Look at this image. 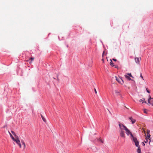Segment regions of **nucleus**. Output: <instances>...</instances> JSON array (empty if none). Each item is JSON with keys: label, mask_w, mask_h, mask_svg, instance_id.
Wrapping results in <instances>:
<instances>
[{"label": "nucleus", "mask_w": 153, "mask_h": 153, "mask_svg": "<svg viewBox=\"0 0 153 153\" xmlns=\"http://www.w3.org/2000/svg\"><path fill=\"white\" fill-rule=\"evenodd\" d=\"M119 126L120 129H124L126 131V133L127 135L129 136L130 135L131 138L134 142L136 141V140H137V138L133 136L130 130L123 124L120 123Z\"/></svg>", "instance_id": "nucleus-1"}, {"label": "nucleus", "mask_w": 153, "mask_h": 153, "mask_svg": "<svg viewBox=\"0 0 153 153\" xmlns=\"http://www.w3.org/2000/svg\"><path fill=\"white\" fill-rule=\"evenodd\" d=\"M134 142L135 143V146L138 147V149L137 150V152L138 153H141V149L139 145V141L137 140L136 141H134Z\"/></svg>", "instance_id": "nucleus-2"}, {"label": "nucleus", "mask_w": 153, "mask_h": 153, "mask_svg": "<svg viewBox=\"0 0 153 153\" xmlns=\"http://www.w3.org/2000/svg\"><path fill=\"white\" fill-rule=\"evenodd\" d=\"M123 129H120V135L121 137L125 138V135L124 133V131H123Z\"/></svg>", "instance_id": "nucleus-3"}, {"label": "nucleus", "mask_w": 153, "mask_h": 153, "mask_svg": "<svg viewBox=\"0 0 153 153\" xmlns=\"http://www.w3.org/2000/svg\"><path fill=\"white\" fill-rule=\"evenodd\" d=\"M14 141L16 142V144L19 146L20 148H21L22 146L20 143V141L19 140V137L16 139H15V140H14Z\"/></svg>", "instance_id": "nucleus-4"}, {"label": "nucleus", "mask_w": 153, "mask_h": 153, "mask_svg": "<svg viewBox=\"0 0 153 153\" xmlns=\"http://www.w3.org/2000/svg\"><path fill=\"white\" fill-rule=\"evenodd\" d=\"M116 80L119 83L121 84L123 83V81L120 78H118L116 76H115Z\"/></svg>", "instance_id": "nucleus-5"}, {"label": "nucleus", "mask_w": 153, "mask_h": 153, "mask_svg": "<svg viewBox=\"0 0 153 153\" xmlns=\"http://www.w3.org/2000/svg\"><path fill=\"white\" fill-rule=\"evenodd\" d=\"M149 97H150L148 100L149 105H150L149 104H151V105H152L153 106V102L152 101V103L151 102H150V100L152 99H153V98H151L150 97V96H149Z\"/></svg>", "instance_id": "nucleus-6"}, {"label": "nucleus", "mask_w": 153, "mask_h": 153, "mask_svg": "<svg viewBox=\"0 0 153 153\" xmlns=\"http://www.w3.org/2000/svg\"><path fill=\"white\" fill-rule=\"evenodd\" d=\"M115 93L116 94L117 96H121V94H120V91L118 90H115Z\"/></svg>", "instance_id": "nucleus-7"}, {"label": "nucleus", "mask_w": 153, "mask_h": 153, "mask_svg": "<svg viewBox=\"0 0 153 153\" xmlns=\"http://www.w3.org/2000/svg\"><path fill=\"white\" fill-rule=\"evenodd\" d=\"M129 119L131 120V122L132 124L136 122L135 120L133 119L132 117H130Z\"/></svg>", "instance_id": "nucleus-8"}, {"label": "nucleus", "mask_w": 153, "mask_h": 153, "mask_svg": "<svg viewBox=\"0 0 153 153\" xmlns=\"http://www.w3.org/2000/svg\"><path fill=\"white\" fill-rule=\"evenodd\" d=\"M139 102H141L142 103L145 102L146 103H147V102L145 101V99H140L139 100Z\"/></svg>", "instance_id": "nucleus-9"}, {"label": "nucleus", "mask_w": 153, "mask_h": 153, "mask_svg": "<svg viewBox=\"0 0 153 153\" xmlns=\"http://www.w3.org/2000/svg\"><path fill=\"white\" fill-rule=\"evenodd\" d=\"M11 132L15 137V139H16L19 137L18 136L16 135V134L14 132V131H11Z\"/></svg>", "instance_id": "nucleus-10"}, {"label": "nucleus", "mask_w": 153, "mask_h": 153, "mask_svg": "<svg viewBox=\"0 0 153 153\" xmlns=\"http://www.w3.org/2000/svg\"><path fill=\"white\" fill-rule=\"evenodd\" d=\"M135 60L136 63H139L140 60L138 58H135Z\"/></svg>", "instance_id": "nucleus-11"}, {"label": "nucleus", "mask_w": 153, "mask_h": 153, "mask_svg": "<svg viewBox=\"0 0 153 153\" xmlns=\"http://www.w3.org/2000/svg\"><path fill=\"white\" fill-rule=\"evenodd\" d=\"M9 132V134H10V136L11 137V138L14 141V140H15V138H14L13 137V135H12V134L10 133V132H9V131H8Z\"/></svg>", "instance_id": "nucleus-12"}, {"label": "nucleus", "mask_w": 153, "mask_h": 153, "mask_svg": "<svg viewBox=\"0 0 153 153\" xmlns=\"http://www.w3.org/2000/svg\"><path fill=\"white\" fill-rule=\"evenodd\" d=\"M41 117L43 120L44 121V122L45 123H46V120L45 119V117L42 115V114H41Z\"/></svg>", "instance_id": "nucleus-13"}, {"label": "nucleus", "mask_w": 153, "mask_h": 153, "mask_svg": "<svg viewBox=\"0 0 153 153\" xmlns=\"http://www.w3.org/2000/svg\"><path fill=\"white\" fill-rule=\"evenodd\" d=\"M21 142H22V144L23 145H24V148H23V149H25V147H26V145H25V143L24 142V140H22L21 141Z\"/></svg>", "instance_id": "nucleus-14"}, {"label": "nucleus", "mask_w": 153, "mask_h": 153, "mask_svg": "<svg viewBox=\"0 0 153 153\" xmlns=\"http://www.w3.org/2000/svg\"><path fill=\"white\" fill-rule=\"evenodd\" d=\"M125 77L127 79H128V80H132V81H133V80L131 79V78L129 77V76L127 75H125Z\"/></svg>", "instance_id": "nucleus-15"}, {"label": "nucleus", "mask_w": 153, "mask_h": 153, "mask_svg": "<svg viewBox=\"0 0 153 153\" xmlns=\"http://www.w3.org/2000/svg\"><path fill=\"white\" fill-rule=\"evenodd\" d=\"M147 138L149 140H150V142H149V143L150 142V134H147Z\"/></svg>", "instance_id": "nucleus-16"}, {"label": "nucleus", "mask_w": 153, "mask_h": 153, "mask_svg": "<svg viewBox=\"0 0 153 153\" xmlns=\"http://www.w3.org/2000/svg\"><path fill=\"white\" fill-rule=\"evenodd\" d=\"M34 58L33 57H31V58H30L29 59L31 60V61L30 62V63H32V61L34 60Z\"/></svg>", "instance_id": "nucleus-17"}, {"label": "nucleus", "mask_w": 153, "mask_h": 153, "mask_svg": "<svg viewBox=\"0 0 153 153\" xmlns=\"http://www.w3.org/2000/svg\"><path fill=\"white\" fill-rule=\"evenodd\" d=\"M110 65L112 66H114V65H113V63L111 59L110 60Z\"/></svg>", "instance_id": "nucleus-18"}, {"label": "nucleus", "mask_w": 153, "mask_h": 153, "mask_svg": "<svg viewBox=\"0 0 153 153\" xmlns=\"http://www.w3.org/2000/svg\"><path fill=\"white\" fill-rule=\"evenodd\" d=\"M127 75H129V76L131 77L132 78H133L134 77L132 76L131 73H128L127 74Z\"/></svg>", "instance_id": "nucleus-19"}, {"label": "nucleus", "mask_w": 153, "mask_h": 153, "mask_svg": "<svg viewBox=\"0 0 153 153\" xmlns=\"http://www.w3.org/2000/svg\"><path fill=\"white\" fill-rule=\"evenodd\" d=\"M144 111V112L146 114H147V110L146 109H144L143 110Z\"/></svg>", "instance_id": "nucleus-20"}, {"label": "nucleus", "mask_w": 153, "mask_h": 153, "mask_svg": "<svg viewBox=\"0 0 153 153\" xmlns=\"http://www.w3.org/2000/svg\"><path fill=\"white\" fill-rule=\"evenodd\" d=\"M99 141L102 143H103V140H102V139L101 138L99 139Z\"/></svg>", "instance_id": "nucleus-21"}, {"label": "nucleus", "mask_w": 153, "mask_h": 153, "mask_svg": "<svg viewBox=\"0 0 153 153\" xmlns=\"http://www.w3.org/2000/svg\"><path fill=\"white\" fill-rule=\"evenodd\" d=\"M148 139H147V137H146V140H145L144 141V142L146 143L147 142H148Z\"/></svg>", "instance_id": "nucleus-22"}, {"label": "nucleus", "mask_w": 153, "mask_h": 153, "mask_svg": "<svg viewBox=\"0 0 153 153\" xmlns=\"http://www.w3.org/2000/svg\"><path fill=\"white\" fill-rule=\"evenodd\" d=\"M146 90L147 91V92L148 93H150V91L147 89V88H146Z\"/></svg>", "instance_id": "nucleus-23"}, {"label": "nucleus", "mask_w": 153, "mask_h": 153, "mask_svg": "<svg viewBox=\"0 0 153 153\" xmlns=\"http://www.w3.org/2000/svg\"><path fill=\"white\" fill-rule=\"evenodd\" d=\"M140 77H141V78L143 80V76H142L141 74H140Z\"/></svg>", "instance_id": "nucleus-24"}, {"label": "nucleus", "mask_w": 153, "mask_h": 153, "mask_svg": "<svg viewBox=\"0 0 153 153\" xmlns=\"http://www.w3.org/2000/svg\"><path fill=\"white\" fill-rule=\"evenodd\" d=\"M94 91L96 94H97V91L95 88L94 89Z\"/></svg>", "instance_id": "nucleus-25"}, {"label": "nucleus", "mask_w": 153, "mask_h": 153, "mask_svg": "<svg viewBox=\"0 0 153 153\" xmlns=\"http://www.w3.org/2000/svg\"><path fill=\"white\" fill-rule=\"evenodd\" d=\"M150 133V131L149 130H148L147 131V134H149Z\"/></svg>", "instance_id": "nucleus-26"}, {"label": "nucleus", "mask_w": 153, "mask_h": 153, "mask_svg": "<svg viewBox=\"0 0 153 153\" xmlns=\"http://www.w3.org/2000/svg\"><path fill=\"white\" fill-rule=\"evenodd\" d=\"M143 132H144L145 133V129L144 128H143Z\"/></svg>", "instance_id": "nucleus-27"}, {"label": "nucleus", "mask_w": 153, "mask_h": 153, "mask_svg": "<svg viewBox=\"0 0 153 153\" xmlns=\"http://www.w3.org/2000/svg\"><path fill=\"white\" fill-rule=\"evenodd\" d=\"M113 60L115 61H117V59H113Z\"/></svg>", "instance_id": "nucleus-28"}, {"label": "nucleus", "mask_w": 153, "mask_h": 153, "mask_svg": "<svg viewBox=\"0 0 153 153\" xmlns=\"http://www.w3.org/2000/svg\"><path fill=\"white\" fill-rule=\"evenodd\" d=\"M142 144H143V146H145V144H144V143L143 142H142Z\"/></svg>", "instance_id": "nucleus-29"}, {"label": "nucleus", "mask_w": 153, "mask_h": 153, "mask_svg": "<svg viewBox=\"0 0 153 153\" xmlns=\"http://www.w3.org/2000/svg\"><path fill=\"white\" fill-rule=\"evenodd\" d=\"M104 53V51H103V53L102 54V56H103Z\"/></svg>", "instance_id": "nucleus-30"}, {"label": "nucleus", "mask_w": 153, "mask_h": 153, "mask_svg": "<svg viewBox=\"0 0 153 153\" xmlns=\"http://www.w3.org/2000/svg\"><path fill=\"white\" fill-rule=\"evenodd\" d=\"M102 61L103 62H104V59H102Z\"/></svg>", "instance_id": "nucleus-31"}, {"label": "nucleus", "mask_w": 153, "mask_h": 153, "mask_svg": "<svg viewBox=\"0 0 153 153\" xmlns=\"http://www.w3.org/2000/svg\"><path fill=\"white\" fill-rule=\"evenodd\" d=\"M150 100V102H151V103H152V101L153 102V100Z\"/></svg>", "instance_id": "nucleus-32"}]
</instances>
